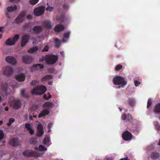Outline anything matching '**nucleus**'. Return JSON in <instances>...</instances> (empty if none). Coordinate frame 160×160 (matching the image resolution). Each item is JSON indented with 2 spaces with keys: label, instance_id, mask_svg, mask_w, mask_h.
I'll list each match as a JSON object with an SVG mask.
<instances>
[{
  "label": "nucleus",
  "instance_id": "cd10ccee",
  "mask_svg": "<svg viewBox=\"0 0 160 160\" xmlns=\"http://www.w3.org/2000/svg\"><path fill=\"white\" fill-rule=\"evenodd\" d=\"M159 157V153L156 152H152L151 155V157L152 159H158Z\"/></svg>",
  "mask_w": 160,
  "mask_h": 160
},
{
  "label": "nucleus",
  "instance_id": "412c9836",
  "mask_svg": "<svg viewBox=\"0 0 160 160\" xmlns=\"http://www.w3.org/2000/svg\"><path fill=\"white\" fill-rule=\"evenodd\" d=\"M16 79L19 82L23 81L25 78V75L23 73L16 75L15 76Z\"/></svg>",
  "mask_w": 160,
  "mask_h": 160
},
{
  "label": "nucleus",
  "instance_id": "473e14b6",
  "mask_svg": "<svg viewBox=\"0 0 160 160\" xmlns=\"http://www.w3.org/2000/svg\"><path fill=\"white\" fill-rule=\"evenodd\" d=\"M50 141L49 138L48 137H46L43 140V144H49V142Z\"/></svg>",
  "mask_w": 160,
  "mask_h": 160
},
{
  "label": "nucleus",
  "instance_id": "4c0bfd02",
  "mask_svg": "<svg viewBox=\"0 0 160 160\" xmlns=\"http://www.w3.org/2000/svg\"><path fill=\"white\" fill-rule=\"evenodd\" d=\"M39 0H30L29 2L31 4L35 5L38 2Z\"/></svg>",
  "mask_w": 160,
  "mask_h": 160
},
{
  "label": "nucleus",
  "instance_id": "2f4dec72",
  "mask_svg": "<svg viewBox=\"0 0 160 160\" xmlns=\"http://www.w3.org/2000/svg\"><path fill=\"white\" fill-rule=\"evenodd\" d=\"M37 142V141L36 138H32L30 140V142L31 144H35Z\"/></svg>",
  "mask_w": 160,
  "mask_h": 160
},
{
  "label": "nucleus",
  "instance_id": "bf43d9fd",
  "mask_svg": "<svg viewBox=\"0 0 160 160\" xmlns=\"http://www.w3.org/2000/svg\"><path fill=\"white\" fill-rule=\"evenodd\" d=\"M48 84L49 85H52V81H50L48 82Z\"/></svg>",
  "mask_w": 160,
  "mask_h": 160
},
{
  "label": "nucleus",
  "instance_id": "c85d7f7f",
  "mask_svg": "<svg viewBox=\"0 0 160 160\" xmlns=\"http://www.w3.org/2000/svg\"><path fill=\"white\" fill-rule=\"evenodd\" d=\"M70 32H68L66 33H65L63 34V38L62 39V41L63 42H66V41L65 40V38L68 39L69 37Z\"/></svg>",
  "mask_w": 160,
  "mask_h": 160
},
{
  "label": "nucleus",
  "instance_id": "680f3d73",
  "mask_svg": "<svg viewBox=\"0 0 160 160\" xmlns=\"http://www.w3.org/2000/svg\"><path fill=\"white\" fill-rule=\"evenodd\" d=\"M3 28L4 27H0V32L2 31Z\"/></svg>",
  "mask_w": 160,
  "mask_h": 160
},
{
  "label": "nucleus",
  "instance_id": "338daca9",
  "mask_svg": "<svg viewBox=\"0 0 160 160\" xmlns=\"http://www.w3.org/2000/svg\"><path fill=\"white\" fill-rule=\"evenodd\" d=\"M3 122L2 121L0 120V124L1 125L3 124Z\"/></svg>",
  "mask_w": 160,
  "mask_h": 160
},
{
  "label": "nucleus",
  "instance_id": "4be33fe9",
  "mask_svg": "<svg viewBox=\"0 0 160 160\" xmlns=\"http://www.w3.org/2000/svg\"><path fill=\"white\" fill-rule=\"evenodd\" d=\"M49 112L50 111L48 110L44 109L40 112L38 117L39 118H40L43 116L48 115Z\"/></svg>",
  "mask_w": 160,
  "mask_h": 160
},
{
  "label": "nucleus",
  "instance_id": "a878e982",
  "mask_svg": "<svg viewBox=\"0 0 160 160\" xmlns=\"http://www.w3.org/2000/svg\"><path fill=\"white\" fill-rule=\"evenodd\" d=\"M17 8V6L15 5L13 7L12 6L8 7L7 8V10L8 12H12L16 10Z\"/></svg>",
  "mask_w": 160,
  "mask_h": 160
},
{
  "label": "nucleus",
  "instance_id": "49530a36",
  "mask_svg": "<svg viewBox=\"0 0 160 160\" xmlns=\"http://www.w3.org/2000/svg\"><path fill=\"white\" fill-rule=\"evenodd\" d=\"M134 84L136 86H138L140 84V82L137 80H134Z\"/></svg>",
  "mask_w": 160,
  "mask_h": 160
},
{
  "label": "nucleus",
  "instance_id": "bb28decb",
  "mask_svg": "<svg viewBox=\"0 0 160 160\" xmlns=\"http://www.w3.org/2000/svg\"><path fill=\"white\" fill-rule=\"evenodd\" d=\"M38 49V48L37 46H34L29 49L28 52L29 53H32L37 51Z\"/></svg>",
  "mask_w": 160,
  "mask_h": 160
},
{
  "label": "nucleus",
  "instance_id": "8fccbe9b",
  "mask_svg": "<svg viewBox=\"0 0 160 160\" xmlns=\"http://www.w3.org/2000/svg\"><path fill=\"white\" fill-rule=\"evenodd\" d=\"M156 128L157 131L158 132H160V125L158 124H157L156 125Z\"/></svg>",
  "mask_w": 160,
  "mask_h": 160
},
{
  "label": "nucleus",
  "instance_id": "7c9ffc66",
  "mask_svg": "<svg viewBox=\"0 0 160 160\" xmlns=\"http://www.w3.org/2000/svg\"><path fill=\"white\" fill-rule=\"evenodd\" d=\"M54 42L55 46L57 48H58L61 45V43L59 39L58 38H56L55 39Z\"/></svg>",
  "mask_w": 160,
  "mask_h": 160
},
{
  "label": "nucleus",
  "instance_id": "5fc2aeb1",
  "mask_svg": "<svg viewBox=\"0 0 160 160\" xmlns=\"http://www.w3.org/2000/svg\"><path fill=\"white\" fill-rule=\"evenodd\" d=\"M119 160H129L128 159V157H126L125 158H121V159H119Z\"/></svg>",
  "mask_w": 160,
  "mask_h": 160
},
{
  "label": "nucleus",
  "instance_id": "58836bf2",
  "mask_svg": "<svg viewBox=\"0 0 160 160\" xmlns=\"http://www.w3.org/2000/svg\"><path fill=\"white\" fill-rule=\"evenodd\" d=\"M15 121V119L13 118H10L9 120V122L8 123L7 125L8 126H10L12 123Z\"/></svg>",
  "mask_w": 160,
  "mask_h": 160
},
{
  "label": "nucleus",
  "instance_id": "09e8293b",
  "mask_svg": "<svg viewBox=\"0 0 160 160\" xmlns=\"http://www.w3.org/2000/svg\"><path fill=\"white\" fill-rule=\"evenodd\" d=\"M62 7L64 9H67L68 8L69 6L68 4H64L63 5Z\"/></svg>",
  "mask_w": 160,
  "mask_h": 160
},
{
  "label": "nucleus",
  "instance_id": "aec40b11",
  "mask_svg": "<svg viewBox=\"0 0 160 160\" xmlns=\"http://www.w3.org/2000/svg\"><path fill=\"white\" fill-rule=\"evenodd\" d=\"M9 144L13 147H16L18 146L19 143L17 139L13 138L10 140Z\"/></svg>",
  "mask_w": 160,
  "mask_h": 160
},
{
  "label": "nucleus",
  "instance_id": "c756f323",
  "mask_svg": "<svg viewBox=\"0 0 160 160\" xmlns=\"http://www.w3.org/2000/svg\"><path fill=\"white\" fill-rule=\"evenodd\" d=\"M121 118L123 120H126L127 121H129L130 120L129 115L126 116V115L125 114H122V115Z\"/></svg>",
  "mask_w": 160,
  "mask_h": 160
},
{
  "label": "nucleus",
  "instance_id": "37998d69",
  "mask_svg": "<svg viewBox=\"0 0 160 160\" xmlns=\"http://www.w3.org/2000/svg\"><path fill=\"white\" fill-rule=\"evenodd\" d=\"M131 106H134L135 104V102L134 99L133 98L131 99Z\"/></svg>",
  "mask_w": 160,
  "mask_h": 160
},
{
  "label": "nucleus",
  "instance_id": "052dcab7",
  "mask_svg": "<svg viewBox=\"0 0 160 160\" xmlns=\"http://www.w3.org/2000/svg\"><path fill=\"white\" fill-rule=\"evenodd\" d=\"M48 99L51 98H52L51 95L50 94V93L49 92L48 93Z\"/></svg>",
  "mask_w": 160,
  "mask_h": 160
},
{
  "label": "nucleus",
  "instance_id": "2eb2a0df",
  "mask_svg": "<svg viewBox=\"0 0 160 160\" xmlns=\"http://www.w3.org/2000/svg\"><path fill=\"white\" fill-rule=\"evenodd\" d=\"M29 39V36L28 35H24L22 37L21 46L22 47L24 46L28 42Z\"/></svg>",
  "mask_w": 160,
  "mask_h": 160
},
{
  "label": "nucleus",
  "instance_id": "4d7b16f0",
  "mask_svg": "<svg viewBox=\"0 0 160 160\" xmlns=\"http://www.w3.org/2000/svg\"><path fill=\"white\" fill-rule=\"evenodd\" d=\"M62 22H63L64 20V17L63 16H62L61 19H60Z\"/></svg>",
  "mask_w": 160,
  "mask_h": 160
},
{
  "label": "nucleus",
  "instance_id": "6e6d98bb",
  "mask_svg": "<svg viewBox=\"0 0 160 160\" xmlns=\"http://www.w3.org/2000/svg\"><path fill=\"white\" fill-rule=\"evenodd\" d=\"M43 98L45 99L48 100V98H47V96L46 94H44L43 95Z\"/></svg>",
  "mask_w": 160,
  "mask_h": 160
},
{
  "label": "nucleus",
  "instance_id": "603ef678",
  "mask_svg": "<svg viewBox=\"0 0 160 160\" xmlns=\"http://www.w3.org/2000/svg\"><path fill=\"white\" fill-rule=\"evenodd\" d=\"M32 18V16L31 15L29 14L27 16V18L28 19H31Z\"/></svg>",
  "mask_w": 160,
  "mask_h": 160
},
{
  "label": "nucleus",
  "instance_id": "0eeeda50",
  "mask_svg": "<svg viewBox=\"0 0 160 160\" xmlns=\"http://www.w3.org/2000/svg\"><path fill=\"white\" fill-rule=\"evenodd\" d=\"M45 9V7L44 6H41L36 8L34 9L33 13L37 16H39L44 13Z\"/></svg>",
  "mask_w": 160,
  "mask_h": 160
},
{
  "label": "nucleus",
  "instance_id": "79ce46f5",
  "mask_svg": "<svg viewBox=\"0 0 160 160\" xmlns=\"http://www.w3.org/2000/svg\"><path fill=\"white\" fill-rule=\"evenodd\" d=\"M38 82H39L37 80H32L30 84L32 85H34L36 84L37 83H38Z\"/></svg>",
  "mask_w": 160,
  "mask_h": 160
},
{
  "label": "nucleus",
  "instance_id": "f257e3e1",
  "mask_svg": "<svg viewBox=\"0 0 160 160\" xmlns=\"http://www.w3.org/2000/svg\"><path fill=\"white\" fill-rule=\"evenodd\" d=\"M113 83L115 85H119L118 88H123L127 84V82L124 78L121 76H117L112 80Z\"/></svg>",
  "mask_w": 160,
  "mask_h": 160
},
{
  "label": "nucleus",
  "instance_id": "f03ea898",
  "mask_svg": "<svg viewBox=\"0 0 160 160\" xmlns=\"http://www.w3.org/2000/svg\"><path fill=\"white\" fill-rule=\"evenodd\" d=\"M47 90V88L45 86L41 85L38 86L34 88L31 91L32 95H40L44 93Z\"/></svg>",
  "mask_w": 160,
  "mask_h": 160
},
{
  "label": "nucleus",
  "instance_id": "5701e85b",
  "mask_svg": "<svg viewBox=\"0 0 160 160\" xmlns=\"http://www.w3.org/2000/svg\"><path fill=\"white\" fill-rule=\"evenodd\" d=\"M49 112L50 111L48 110L44 109L40 112L38 117L39 118H40L43 116L48 115Z\"/></svg>",
  "mask_w": 160,
  "mask_h": 160
},
{
  "label": "nucleus",
  "instance_id": "393cba45",
  "mask_svg": "<svg viewBox=\"0 0 160 160\" xmlns=\"http://www.w3.org/2000/svg\"><path fill=\"white\" fill-rule=\"evenodd\" d=\"M153 112L155 113L160 112V103H158L156 104L153 109Z\"/></svg>",
  "mask_w": 160,
  "mask_h": 160
},
{
  "label": "nucleus",
  "instance_id": "f3484780",
  "mask_svg": "<svg viewBox=\"0 0 160 160\" xmlns=\"http://www.w3.org/2000/svg\"><path fill=\"white\" fill-rule=\"evenodd\" d=\"M25 127V128L27 129L30 134L32 135L34 134V131L30 123H26Z\"/></svg>",
  "mask_w": 160,
  "mask_h": 160
},
{
  "label": "nucleus",
  "instance_id": "9b49d317",
  "mask_svg": "<svg viewBox=\"0 0 160 160\" xmlns=\"http://www.w3.org/2000/svg\"><path fill=\"white\" fill-rule=\"evenodd\" d=\"M25 15V13L23 12L19 14L18 17L15 19V22L17 23L22 22L24 20V18Z\"/></svg>",
  "mask_w": 160,
  "mask_h": 160
},
{
  "label": "nucleus",
  "instance_id": "774afa93",
  "mask_svg": "<svg viewBox=\"0 0 160 160\" xmlns=\"http://www.w3.org/2000/svg\"><path fill=\"white\" fill-rule=\"evenodd\" d=\"M158 145L160 146V139L159 142L158 143Z\"/></svg>",
  "mask_w": 160,
  "mask_h": 160
},
{
  "label": "nucleus",
  "instance_id": "f704fd0d",
  "mask_svg": "<svg viewBox=\"0 0 160 160\" xmlns=\"http://www.w3.org/2000/svg\"><path fill=\"white\" fill-rule=\"evenodd\" d=\"M122 68V66L120 64L117 65L115 67V70L116 71H118L121 69Z\"/></svg>",
  "mask_w": 160,
  "mask_h": 160
},
{
  "label": "nucleus",
  "instance_id": "9d476101",
  "mask_svg": "<svg viewBox=\"0 0 160 160\" xmlns=\"http://www.w3.org/2000/svg\"><path fill=\"white\" fill-rule=\"evenodd\" d=\"M5 60L8 62L13 65H15L17 62L15 58L12 56H11L6 57Z\"/></svg>",
  "mask_w": 160,
  "mask_h": 160
},
{
  "label": "nucleus",
  "instance_id": "4468645a",
  "mask_svg": "<svg viewBox=\"0 0 160 160\" xmlns=\"http://www.w3.org/2000/svg\"><path fill=\"white\" fill-rule=\"evenodd\" d=\"M54 104L52 102H47L44 103L43 105V107L45 109H48L49 110L53 108L54 106Z\"/></svg>",
  "mask_w": 160,
  "mask_h": 160
},
{
  "label": "nucleus",
  "instance_id": "6e6552de",
  "mask_svg": "<svg viewBox=\"0 0 160 160\" xmlns=\"http://www.w3.org/2000/svg\"><path fill=\"white\" fill-rule=\"evenodd\" d=\"M10 104L14 109H18L21 107V102L19 100H15L11 101Z\"/></svg>",
  "mask_w": 160,
  "mask_h": 160
},
{
  "label": "nucleus",
  "instance_id": "f8f14e48",
  "mask_svg": "<svg viewBox=\"0 0 160 160\" xmlns=\"http://www.w3.org/2000/svg\"><path fill=\"white\" fill-rule=\"evenodd\" d=\"M32 57L29 55L24 56L22 57V62L25 64H29L32 61Z\"/></svg>",
  "mask_w": 160,
  "mask_h": 160
},
{
  "label": "nucleus",
  "instance_id": "20e7f679",
  "mask_svg": "<svg viewBox=\"0 0 160 160\" xmlns=\"http://www.w3.org/2000/svg\"><path fill=\"white\" fill-rule=\"evenodd\" d=\"M58 56L56 55H48L45 57V60L48 64L52 65L56 63L58 60Z\"/></svg>",
  "mask_w": 160,
  "mask_h": 160
},
{
  "label": "nucleus",
  "instance_id": "c9c22d12",
  "mask_svg": "<svg viewBox=\"0 0 160 160\" xmlns=\"http://www.w3.org/2000/svg\"><path fill=\"white\" fill-rule=\"evenodd\" d=\"M39 149L40 151H46L47 150V149L42 145H41L39 146Z\"/></svg>",
  "mask_w": 160,
  "mask_h": 160
},
{
  "label": "nucleus",
  "instance_id": "e433bc0d",
  "mask_svg": "<svg viewBox=\"0 0 160 160\" xmlns=\"http://www.w3.org/2000/svg\"><path fill=\"white\" fill-rule=\"evenodd\" d=\"M30 27V23L29 22L25 23L23 26V28L24 30H26L27 29H28Z\"/></svg>",
  "mask_w": 160,
  "mask_h": 160
},
{
  "label": "nucleus",
  "instance_id": "7ed1b4c3",
  "mask_svg": "<svg viewBox=\"0 0 160 160\" xmlns=\"http://www.w3.org/2000/svg\"><path fill=\"white\" fill-rule=\"evenodd\" d=\"M13 72V68L9 65L3 67L2 68V73L4 75L7 76H10L12 75Z\"/></svg>",
  "mask_w": 160,
  "mask_h": 160
},
{
  "label": "nucleus",
  "instance_id": "423d86ee",
  "mask_svg": "<svg viewBox=\"0 0 160 160\" xmlns=\"http://www.w3.org/2000/svg\"><path fill=\"white\" fill-rule=\"evenodd\" d=\"M19 38L18 34H16L13 38H8L6 41L5 44L8 45H14L15 42Z\"/></svg>",
  "mask_w": 160,
  "mask_h": 160
},
{
  "label": "nucleus",
  "instance_id": "72a5a7b5",
  "mask_svg": "<svg viewBox=\"0 0 160 160\" xmlns=\"http://www.w3.org/2000/svg\"><path fill=\"white\" fill-rule=\"evenodd\" d=\"M38 66L40 68V69H42L44 68V66L43 65L41 64H34L33 65V68H36Z\"/></svg>",
  "mask_w": 160,
  "mask_h": 160
},
{
  "label": "nucleus",
  "instance_id": "0e129e2a",
  "mask_svg": "<svg viewBox=\"0 0 160 160\" xmlns=\"http://www.w3.org/2000/svg\"><path fill=\"white\" fill-rule=\"evenodd\" d=\"M2 101H3V99L2 98V97L1 96H0V102H1Z\"/></svg>",
  "mask_w": 160,
  "mask_h": 160
},
{
  "label": "nucleus",
  "instance_id": "dca6fc26",
  "mask_svg": "<svg viewBox=\"0 0 160 160\" xmlns=\"http://www.w3.org/2000/svg\"><path fill=\"white\" fill-rule=\"evenodd\" d=\"M122 137L123 139L125 141L130 140V132L128 131L124 132L122 134Z\"/></svg>",
  "mask_w": 160,
  "mask_h": 160
},
{
  "label": "nucleus",
  "instance_id": "1a4fd4ad",
  "mask_svg": "<svg viewBox=\"0 0 160 160\" xmlns=\"http://www.w3.org/2000/svg\"><path fill=\"white\" fill-rule=\"evenodd\" d=\"M42 31V27L41 26H34L32 29H30V32L32 33L39 34Z\"/></svg>",
  "mask_w": 160,
  "mask_h": 160
},
{
  "label": "nucleus",
  "instance_id": "c03bdc74",
  "mask_svg": "<svg viewBox=\"0 0 160 160\" xmlns=\"http://www.w3.org/2000/svg\"><path fill=\"white\" fill-rule=\"evenodd\" d=\"M54 9L53 7H47L46 8V10L47 11H48L49 12H51Z\"/></svg>",
  "mask_w": 160,
  "mask_h": 160
},
{
  "label": "nucleus",
  "instance_id": "de8ad7c7",
  "mask_svg": "<svg viewBox=\"0 0 160 160\" xmlns=\"http://www.w3.org/2000/svg\"><path fill=\"white\" fill-rule=\"evenodd\" d=\"M4 137V134L0 130V140H2Z\"/></svg>",
  "mask_w": 160,
  "mask_h": 160
},
{
  "label": "nucleus",
  "instance_id": "39448f33",
  "mask_svg": "<svg viewBox=\"0 0 160 160\" xmlns=\"http://www.w3.org/2000/svg\"><path fill=\"white\" fill-rule=\"evenodd\" d=\"M23 154L25 156L27 157H38L40 155L35 151H32L30 150H26L23 152Z\"/></svg>",
  "mask_w": 160,
  "mask_h": 160
},
{
  "label": "nucleus",
  "instance_id": "a18cd8bd",
  "mask_svg": "<svg viewBox=\"0 0 160 160\" xmlns=\"http://www.w3.org/2000/svg\"><path fill=\"white\" fill-rule=\"evenodd\" d=\"M21 94L22 97H27L26 95L25 94V90L24 89H22L21 90Z\"/></svg>",
  "mask_w": 160,
  "mask_h": 160
},
{
  "label": "nucleus",
  "instance_id": "ea45409f",
  "mask_svg": "<svg viewBox=\"0 0 160 160\" xmlns=\"http://www.w3.org/2000/svg\"><path fill=\"white\" fill-rule=\"evenodd\" d=\"M152 104V100L150 98L148 99L147 102V108H148L151 106Z\"/></svg>",
  "mask_w": 160,
  "mask_h": 160
},
{
  "label": "nucleus",
  "instance_id": "a19ab883",
  "mask_svg": "<svg viewBox=\"0 0 160 160\" xmlns=\"http://www.w3.org/2000/svg\"><path fill=\"white\" fill-rule=\"evenodd\" d=\"M49 47L48 45H46L44 47V48L42 50V52H47L49 50Z\"/></svg>",
  "mask_w": 160,
  "mask_h": 160
},
{
  "label": "nucleus",
  "instance_id": "6ab92c4d",
  "mask_svg": "<svg viewBox=\"0 0 160 160\" xmlns=\"http://www.w3.org/2000/svg\"><path fill=\"white\" fill-rule=\"evenodd\" d=\"M43 26L44 28L48 29H51L52 28L51 23L50 21L46 20L42 22Z\"/></svg>",
  "mask_w": 160,
  "mask_h": 160
},
{
  "label": "nucleus",
  "instance_id": "864d4df0",
  "mask_svg": "<svg viewBox=\"0 0 160 160\" xmlns=\"http://www.w3.org/2000/svg\"><path fill=\"white\" fill-rule=\"evenodd\" d=\"M38 42V40L37 39H33V44H36Z\"/></svg>",
  "mask_w": 160,
  "mask_h": 160
},
{
  "label": "nucleus",
  "instance_id": "ddd939ff",
  "mask_svg": "<svg viewBox=\"0 0 160 160\" xmlns=\"http://www.w3.org/2000/svg\"><path fill=\"white\" fill-rule=\"evenodd\" d=\"M37 128V136L39 137H41L44 133L42 125L40 123H39L38 125Z\"/></svg>",
  "mask_w": 160,
  "mask_h": 160
},
{
  "label": "nucleus",
  "instance_id": "e2e57ef3",
  "mask_svg": "<svg viewBox=\"0 0 160 160\" xmlns=\"http://www.w3.org/2000/svg\"><path fill=\"white\" fill-rule=\"evenodd\" d=\"M60 54L63 56H64V53L63 52H60Z\"/></svg>",
  "mask_w": 160,
  "mask_h": 160
},
{
  "label": "nucleus",
  "instance_id": "13d9d810",
  "mask_svg": "<svg viewBox=\"0 0 160 160\" xmlns=\"http://www.w3.org/2000/svg\"><path fill=\"white\" fill-rule=\"evenodd\" d=\"M4 109L5 111H8L9 110V108L8 107H6Z\"/></svg>",
  "mask_w": 160,
  "mask_h": 160
},
{
  "label": "nucleus",
  "instance_id": "3c124183",
  "mask_svg": "<svg viewBox=\"0 0 160 160\" xmlns=\"http://www.w3.org/2000/svg\"><path fill=\"white\" fill-rule=\"evenodd\" d=\"M3 108L1 106H0V116L2 115V113H3Z\"/></svg>",
  "mask_w": 160,
  "mask_h": 160
},
{
  "label": "nucleus",
  "instance_id": "b1692460",
  "mask_svg": "<svg viewBox=\"0 0 160 160\" xmlns=\"http://www.w3.org/2000/svg\"><path fill=\"white\" fill-rule=\"evenodd\" d=\"M52 76L51 75H47L44 76L41 80L42 82H44L45 81L52 79Z\"/></svg>",
  "mask_w": 160,
  "mask_h": 160
},
{
  "label": "nucleus",
  "instance_id": "69168bd1",
  "mask_svg": "<svg viewBox=\"0 0 160 160\" xmlns=\"http://www.w3.org/2000/svg\"><path fill=\"white\" fill-rule=\"evenodd\" d=\"M29 119H30L31 120H32V118L31 115H30L29 116Z\"/></svg>",
  "mask_w": 160,
  "mask_h": 160
},
{
  "label": "nucleus",
  "instance_id": "a211bd4d",
  "mask_svg": "<svg viewBox=\"0 0 160 160\" xmlns=\"http://www.w3.org/2000/svg\"><path fill=\"white\" fill-rule=\"evenodd\" d=\"M65 29L64 26L61 24H58L54 28L55 32H62Z\"/></svg>",
  "mask_w": 160,
  "mask_h": 160
}]
</instances>
